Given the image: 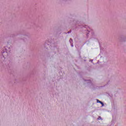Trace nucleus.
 I'll return each instance as SVG.
<instances>
[{"label": "nucleus", "instance_id": "nucleus-2", "mask_svg": "<svg viewBox=\"0 0 126 126\" xmlns=\"http://www.w3.org/2000/svg\"><path fill=\"white\" fill-rule=\"evenodd\" d=\"M97 120H102V119L101 118V116H99L97 118Z\"/></svg>", "mask_w": 126, "mask_h": 126}, {"label": "nucleus", "instance_id": "nucleus-1", "mask_svg": "<svg viewBox=\"0 0 126 126\" xmlns=\"http://www.w3.org/2000/svg\"><path fill=\"white\" fill-rule=\"evenodd\" d=\"M97 102L100 103L101 105H102V106H104V103L102 101L99 100L98 99H97Z\"/></svg>", "mask_w": 126, "mask_h": 126}, {"label": "nucleus", "instance_id": "nucleus-3", "mask_svg": "<svg viewBox=\"0 0 126 126\" xmlns=\"http://www.w3.org/2000/svg\"><path fill=\"white\" fill-rule=\"evenodd\" d=\"M70 41H72V39L70 38Z\"/></svg>", "mask_w": 126, "mask_h": 126}]
</instances>
